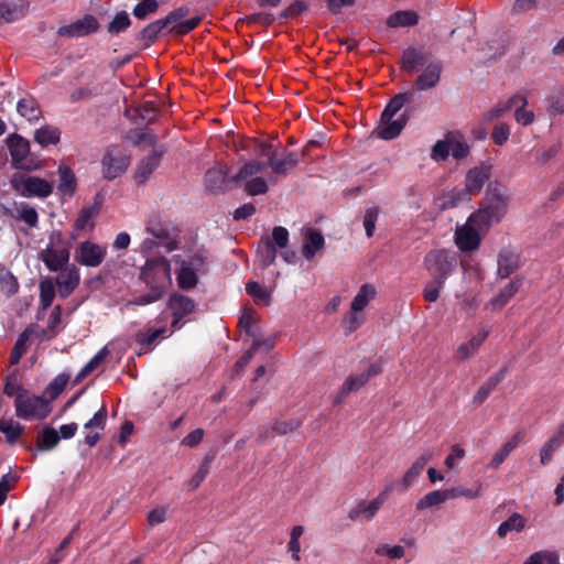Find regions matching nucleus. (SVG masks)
Listing matches in <instances>:
<instances>
[{
    "instance_id": "f257e3e1",
    "label": "nucleus",
    "mask_w": 564,
    "mask_h": 564,
    "mask_svg": "<svg viewBox=\"0 0 564 564\" xmlns=\"http://www.w3.org/2000/svg\"><path fill=\"white\" fill-rule=\"evenodd\" d=\"M177 284L183 290L194 289L198 283V273L207 269V259L202 253L175 254Z\"/></svg>"
},
{
    "instance_id": "f03ea898",
    "label": "nucleus",
    "mask_w": 564,
    "mask_h": 564,
    "mask_svg": "<svg viewBox=\"0 0 564 564\" xmlns=\"http://www.w3.org/2000/svg\"><path fill=\"white\" fill-rule=\"evenodd\" d=\"M14 409L15 415L25 421L44 420L52 411L48 399L29 391L17 395Z\"/></svg>"
},
{
    "instance_id": "7ed1b4c3",
    "label": "nucleus",
    "mask_w": 564,
    "mask_h": 564,
    "mask_svg": "<svg viewBox=\"0 0 564 564\" xmlns=\"http://www.w3.org/2000/svg\"><path fill=\"white\" fill-rule=\"evenodd\" d=\"M423 264L431 278L446 281L456 270L458 259L453 251L436 249L425 254Z\"/></svg>"
},
{
    "instance_id": "20e7f679",
    "label": "nucleus",
    "mask_w": 564,
    "mask_h": 564,
    "mask_svg": "<svg viewBox=\"0 0 564 564\" xmlns=\"http://www.w3.org/2000/svg\"><path fill=\"white\" fill-rule=\"evenodd\" d=\"M141 279L150 290L164 294V291L172 283L170 262L164 258L148 260L142 268Z\"/></svg>"
},
{
    "instance_id": "39448f33",
    "label": "nucleus",
    "mask_w": 564,
    "mask_h": 564,
    "mask_svg": "<svg viewBox=\"0 0 564 564\" xmlns=\"http://www.w3.org/2000/svg\"><path fill=\"white\" fill-rule=\"evenodd\" d=\"M267 165L258 161H249L243 164L239 172L232 177V181L243 184L245 191L249 195H261L268 192L267 181L260 176Z\"/></svg>"
},
{
    "instance_id": "423d86ee",
    "label": "nucleus",
    "mask_w": 564,
    "mask_h": 564,
    "mask_svg": "<svg viewBox=\"0 0 564 564\" xmlns=\"http://www.w3.org/2000/svg\"><path fill=\"white\" fill-rule=\"evenodd\" d=\"M6 142L15 169L34 171L41 167L39 159L31 153L30 142L26 139L19 134H10Z\"/></svg>"
},
{
    "instance_id": "0eeeda50",
    "label": "nucleus",
    "mask_w": 564,
    "mask_h": 564,
    "mask_svg": "<svg viewBox=\"0 0 564 564\" xmlns=\"http://www.w3.org/2000/svg\"><path fill=\"white\" fill-rule=\"evenodd\" d=\"M39 259L52 272H57L68 265L69 249L59 232H53L48 245L40 252Z\"/></svg>"
},
{
    "instance_id": "6e6552de",
    "label": "nucleus",
    "mask_w": 564,
    "mask_h": 564,
    "mask_svg": "<svg viewBox=\"0 0 564 564\" xmlns=\"http://www.w3.org/2000/svg\"><path fill=\"white\" fill-rule=\"evenodd\" d=\"M130 161V155L120 147H108L101 159L104 178L112 181L121 176L129 167Z\"/></svg>"
},
{
    "instance_id": "1a4fd4ad",
    "label": "nucleus",
    "mask_w": 564,
    "mask_h": 564,
    "mask_svg": "<svg viewBox=\"0 0 564 564\" xmlns=\"http://www.w3.org/2000/svg\"><path fill=\"white\" fill-rule=\"evenodd\" d=\"M511 195L509 189L498 182H490L486 188L482 203L501 219L509 212Z\"/></svg>"
},
{
    "instance_id": "9d476101",
    "label": "nucleus",
    "mask_w": 564,
    "mask_h": 564,
    "mask_svg": "<svg viewBox=\"0 0 564 564\" xmlns=\"http://www.w3.org/2000/svg\"><path fill=\"white\" fill-rule=\"evenodd\" d=\"M485 234L468 217L465 224L456 226L454 241L462 252L473 253L479 249Z\"/></svg>"
},
{
    "instance_id": "9b49d317",
    "label": "nucleus",
    "mask_w": 564,
    "mask_h": 564,
    "mask_svg": "<svg viewBox=\"0 0 564 564\" xmlns=\"http://www.w3.org/2000/svg\"><path fill=\"white\" fill-rule=\"evenodd\" d=\"M382 371L381 365L378 362L371 364L365 371L350 375L341 384L338 393L335 395L334 405L340 404L346 397L360 390L371 378L378 376Z\"/></svg>"
},
{
    "instance_id": "f8f14e48",
    "label": "nucleus",
    "mask_w": 564,
    "mask_h": 564,
    "mask_svg": "<svg viewBox=\"0 0 564 564\" xmlns=\"http://www.w3.org/2000/svg\"><path fill=\"white\" fill-rule=\"evenodd\" d=\"M14 189L23 197L46 198L54 189L52 182L39 176H22L13 181Z\"/></svg>"
},
{
    "instance_id": "ddd939ff",
    "label": "nucleus",
    "mask_w": 564,
    "mask_h": 564,
    "mask_svg": "<svg viewBox=\"0 0 564 564\" xmlns=\"http://www.w3.org/2000/svg\"><path fill=\"white\" fill-rule=\"evenodd\" d=\"M106 256V246L86 240L78 243L74 259L84 267L97 268L104 262Z\"/></svg>"
},
{
    "instance_id": "4468645a",
    "label": "nucleus",
    "mask_w": 564,
    "mask_h": 564,
    "mask_svg": "<svg viewBox=\"0 0 564 564\" xmlns=\"http://www.w3.org/2000/svg\"><path fill=\"white\" fill-rule=\"evenodd\" d=\"M392 486H389L382 492H380L373 500H361L355 508H352L349 511L348 518L352 521L359 519L370 521L376 516L381 506L386 502L388 495L390 494Z\"/></svg>"
},
{
    "instance_id": "2eb2a0df",
    "label": "nucleus",
    "mask_w": 564,
    "mask_h": 564,
    "mask_svg": "<svg viewBox=\"0 0 564 564\" xmlns=\"http://www.w3.org/2000/svg\"><path fill=\"white\" fill-rule=\"evenodd\" d=\"M58 272L59 273L55 278L54 284L57 286L59 296L65 299L69 296L78 286L80 274L78 268L75 264L64 267Z\"/></svg>"
},
{
    "instance_id": "dca6fc26",
    "label": "nucleus",
    "mask_w": 564,
    "mask_h": 564,
    "mask_svg": "<svg viewBox=\"0 0 564 564\" xmlns=\"http://www.w3.org/2000/svg\"><path fill=\"white\" fill-rule=\"evenodd\" d=\"M98 29V22L93 15H86L68 25L61 26L57 33L61 36L82 37Z\"/></svg>"
},
{
    "instance_id": "f3484780",
    "label": "nucleus",
    "mask_w": 564,
    "mask_h": 564,
    "mask_svg": "<svg viewBox=\"0 0 564 564\" xmlns=\"http://www.w3.org/2000/svg\"><path fill=\"white\" fill-rule=\"evenodd\" d=\"M491 175V166L481 164L470 169L465 178V188L474 197L478 195Z\"/></svg>"
},
{
    "instance_id": "a211bd4d",
    "label": "nucleus",
    "mask_w": 564,
    "mask_h": 564,
    "mask_svg": "<svg viewBox=\"0 0 564 564\" xmlns=\"http://www.w3.org/2000/svg\"><path fill=\"white\" fill-rule=\"evenodd\" d=\"M497 264L498 276L507 279L520 268V254L514 249L503 248L498 253Z\"/></svg>"
},
{
    "instance_id": "6ab92c4d",
    "label": "nucleus",
    "mask_w": 564,
    "mask_h": 564,
    "mask_svg": "<svg viewBox=\"0 0 564 564\" xmlns=\"http://www.w3.org/2000/svg\"><path fill=\"white\" fill-rule=\"evenodd\" d=\"M488 335V329L485 327L479 328L466 343H463L457 347L455 358L457 360H466L475 356L480 346L487 339Z\"/></svg>"
},
{
    "instance_id": "aec40b11",
    "label": "nucleus",
    "mask_w": 564,
    "mask_h": 564,
    "mask_svg": "<svg viewBox=\"0 0 564 564\" xmlns=\"http://www.w3.org/2000/svg\"><path fill=\"white\" fill-rule=\"evenodd\" d=\"M58 175V184L57 192L64 199L72 198L77 189V178L73 170L65 165L61 164L57 169Z\"/></svg>"
},
{
    "instance_id": "412c9836",
    "label": "nucleus",
    "mask_w": 564,
    "mask_h": 564,
    "mask_svg": "<svg viewBox=\"0 0 564 564\" xmlns=\"http://www.w3.org/2000/svg\"><path fill=\"white\" fill-rule=\"evenodd\" d=\"M98 214H99L98 204L84 207L79 212V214L74 223L73 230L70 232V238L74 240L77 239L79 237V232L83 230H86V229L91 231L95 227V218L97 217Z\"/></svg>"
},
{
    "instance_id": "4be33fe9",
    "label": "nucleus",
    "mask_w": 564,
    "mask_h": 564,
    "mask_svg": "<svg viewBox=\"0 0 564 564\" xmlns=\"http://www.w3.org/2000/svg\"><path fill=\"white\" fill-rule=\"evenodd\" d=\"M431 458L432 454L425 452L413 462L399 482L401 491H406L417 480Z\"/></svg>"
},
{
    "instance_id": "5701e85b",
    "label": "nucleus",
    "mask_w": 564,
    "mask_h": 564,
    "mask_svg": "<svg viewBox=\"0 0 564 564\" xmlns=\"http://www.w3.org/2000/svg\"><path fill=\"white\" fill-rule=\"evenodd\" d=\"M442 64L433 62L426 65L422 74L415 80L417 90H427L436 87L441 80Z\"/></svg>"
},
{
    "instance_id": "b1692460",
    "label": "nucleus",
    "mask_w": 564,
    "mask_h": 564,
    "mask_svg": "<svg viewBox=\"0 0 564 564\" xmlns=\"http://www.w3.org/2000/svg\"><path fill=\"white\" fill-rule=\"evenodd\" d=\"M162 153V151L154 149L140 161L134 172V180L138 184H144L149 180L150 175L159 166Z\"/></svg>"
},
{
    "instance_id": "393cba45",
    "label": "nucleus",
    "mask_w": 564,
    "mask_h": 564,
    "mask_svg": "<svg viewBox=\"0 0 564 564\" xmlns=\"http://www.w3.org/2000/svg\"><path fill=\"white\" fill-rule=\"evenodd\" d=\"M469 220L480 230L488 232L492 226L499 224L502 219L481 202L479 208L469 215Z\"/></svg>"
},
{
    "instance_id": "a878e982",
    "label": "nucleus",
    "mask_w": 564,
    "mask_h": 564,
    "mask_svg": "<svg viewBox=\"0 0 564 564\" xmlns=\"http://www.w3.org/2000/svg\"><path fill=\"white\" fill-rule=\"evenodd\" d=\"M170 308L173 312L174 321L173 325L175 326L184 316L191 314L195 310V302L183 295L175 293L171 295L169 301Z\"/></svg>"
},
{
    "instance_id": "bb28decb",
    "label": "nucleus",
    "mask_w": 564,
    "mask_h": 564,
    "mask_svg": "<svg viewBox=\"0 0 564 564\" xmlns=\"http://www.w3.org/2000/svg\"><path fill=\"white\" fill-rule=\"evenodd\" d=\"M471 195L468 193V191L465 187H453L452 189H448L444 192L438 200H440V207L442 209H449L454 208L463 203H467L471 199Z\"/></svg>"
},
{
    "instance_id": "cd10ccee",
    "label": "nucleus",
    "mask_w": 564,
    "mask_h": 564,
    "mask_svg": "<svg viewBox=\"0 0 564 564\" xmlns=\"http://www.w3.org/2000/svg\"><path fill=\"white\" fill-rule=\"evenodd\" d=\"M408 121V117L402 113L398 118H392L390 120H383L381 117L380 126L378 127V135L383 140H392L397 138L403 128L405 127Z\"/></svg>"
},
{
    "instance_id": "c85d7f7f",
    "label": "nucleus",
    "mask_w": 564,
    "mask_h": 564,
    "mask_svg": "<svg viewBox=\"0 0 564 564\" xmlns=\"http://www.w3.org/2000/svg\"><path fill=\"white\" fill-rule=\"evenodd\" d=\"M325 239L316 229L308 228L304 234L302 253L306 260H312L317 251L324 248Z\"/></svg>"
},
{
    "instance_id": "c756f323",
    "label": "nucleus",
    "mask_w": 564,
    "mask_h": 564,
    "mask_svg": "<svg viewBox=\"0 0 564 564\" xmlns=\"http://www.w3.org/2000/svg\"><path fill=\"white\" fill-rule=\"evenodd\" d=\"M523 438L522 432H517L511 437H509L501 447L492 455V458L489 463V467L492 469H497L510 455L511 452H513L520 442Z\"/></svg>"
},
{
    "instance_id": "7c9ffc66",
    "label": "nucleus",
    "mask_w": 564,
    "mask_h": 564,
    "mask_svg": "<svg viewBox=\"0 0 564 564\" xmlns=\"http://www.w3.org/2000/svg\"><path fill=\"white\" fill-rule=\"evenodd\" d=\"M207 187L214 192H223L227 187L228 174L225 167L217 166L207 171L205 176Z\"/></svg>"
},
{
    "instance_id": "2f4dec72",
    "label": "nucleus",
    "mask_w": 564,
    "mask_h": 564,
    "mask_svg": "<svg viewBox=\"0 0 564 564\" xmlns=\"http://www.w3.org/2000/svg\"><path fill=\"white\" fill-rule=\"evenodd\" d=\"M521 281H510L494 299L488 303V307L494 311L501 310L519 291Z\"/></svg>"
},
{
    "instance_id": "473e14b6",
    "label": "nucleus",
    "mask_w": 564,
    "mask_h": 564,
    "mask_svg": "<svg viewBox=\"0 0 564 564\" xmlns=\"http://www.w3.org/2000/svg\"><path fill=\"white\" fill-rule=\"evenodd\" d=\"M377 296V289L370 283L362 284L350 304L354 311L362 312L367 305Z\"/></svg>"
},
{
    "instance_id": "72a5a7b5",
    "label": "nucleus",
    "mask_w": 564,
    "mask_h": 564,
    "mask_svg": "<svg viewBox=\"0 0 564 564\" xmlns=\"http://www.w3.org/2000/svg\"><path fill=\"white\" fill-rule=\"evenodd\" d=\"M276 259V249L269 237L262 238L257 250V260L262 268L271 265Z\"/></svg>"
},
{
    "instance_id": "f704fd0d",
    "label": "nucleus",
    "mask_w": 564,
    "mask_h": 564,
    "mask_svg": "<svg viewBox=\"0 0 564 564\" xmlns=\"http://www.w3.org/2000/svg\"><path fill=\"white\" fill-rule=\"evenodd\" d=\"M427 56L423 51L408 48L402 55V68L408 73H413L419 66L425 65Z\"/></svg>"
},
{
    "instance_id": "c9c22d12",
    "label": "nucleus",
    "mask_w": 564,
    "mask_h": 564,
    "mask_svg": "<svg viewBox=\"0 0 564 564\" xmlns=\"http://www.w3.org/2000/svg\"><path fill=\"white\" fill-rule=\"evenodd\" d=\"M527 525V519L518 513L513 512L507 520L502 521L497 529V534L499 538L503 539L508 535V533L521 532L524 530Z\"/></svg>"
},
{
    "instance_id": "e433bc0d",
    "label": "nucleus",
    "mask_w": 564,
    "mask_h": 564,
    "mask_svg": "<svg viewBox=\"0 0 564 564\" xmlns=\"http://www.w3.org/2000/svg\"><path fill=\"white\" fill-rule=\"evenodd\" d=\"M448 499H451L448 489L430 491L416 502V510L437 507Z\"/></svg>"
},
{
    "instance_id": "4c0bfd02",
    "label": "nucleus",
    "mask_w": 564,
    "mask_h": 564,
    "mask_svg": "<svg viewBox=\"0 0 564 564\" xmlns=\"http://www.w3.org/2000/svg\"><path fill=\"white\" fill-rule=\"evenodd\" d=\"M61 140V131L52 126H43L35 130L34 141L41 147L55 145Z\"/></svg>"
},
{
    "instance_id": "58836bf2",
    "label": "nucleus",
    "mask_w": 564,
    "mask_h": 564,
    "mask_svg": "<svg viewBox=\"0 0 564 564\" xmlns=\"http://www.w3.org/2000/svg\"><path fill=\"white\" fill-rule=\"evenodd\" d=\"M0 432L4 434L8 443L14 444L23 434L24 426L12 417H1Z\"/></svg>"
},
{
    "instance_id": "ea45409f",
    "label": "nucleus",
    "mask_w": 564,
    "mask_h": 564,
    "mask_svg": "<svg viewBox=\"0 0 564 564\" xmlns=\"http://www.w3.org/2000/svg\"><path fill=\"white\" fill-rule=\"evenodd\" d=\"M18 112L29 121H36L41 118L42 111L37 101L32 97H25L19 100L17 105Z\"/></svg>"
},
{
    "instance_id": "a19ab883",
    "label": "nucleus",
    "mask_w": 564,
    "mask_h": 564,
    "mask_svg": "<svg viewBox=\"0 0 564 564\" xmlns=\"http://www.w3.org/2000/svg\"><path fill=\"white\" fill-rule=\"evenodd\" d=\"M59 440L58 432L53 427L46 426L37 434V451H51L58 444Z\"/></svg>"
},
{
    "instance_id": "79ce46f5",
    "label": "nucleus",
    "mask_w": 564,
    "mask_h": 564,
    "mask_svg": "<svg viewBox=\"0 0 564 564\" xmlns=\"http://www.w3.org/2000/svg\"><path fill=\"white\" fill-rule=\"evenodd\" d=\"M247 293L259 305L268 306L271 301V291L258 282L250 281L246 284Z\"/></svg>"
},
{
    "instance_id": "37998d69",
    "label": "nucleus",
    "mask_w": 564,
    "mask_h": 564,
    "mask_svg": "<svg viewBox=\"0 0 564 564\" xmlns=\"http://www.w3.org/2000/svg\"><path fill=\"white\" fill-rule=\"evenodd\" d=\"M261 346L264 347L265 352H269L273 348L274 341L270 338L265 340L256 339L251 347L246 351V354L236 362L235 367L237 369H243L250 362L253 355Z\"/></svg>"
},
{
    "instance_id": "c03bdc74",
    "label": "nucleus",
    "mask_w": 564,
    "mask_h": 564,
    "mask_svg": "<svg viewBox=\"0 0 564 564\" xmlns=\"http://www.w3.org/2000/svg\"><path fill=\"white\" fill-rule=\"evenodd\" d=\"M505 371L501 370L496 376L489 378L475 393L474 395V403L475 404H481L489 394L494 391V389L497 387V384L503 379Z\"/></svg>"
},
{
    "instance_id": "a18cd8bd",
    "label": "nucleus",
    "mask_w": 564,
    "mask_h": 564,
    "mask_svg": "<svg viewBox=\"0 0 564 564\" xmlns=\"http://www.w3.org/2000/svg\"><path fill=\"white\" fill-rule=\"evenodd\" d=\"M304 533L303 525H295L290 531V540L288 543V551L291 553L292 558L295 562L301 561V536Z\"/></svg>"
},
{
    "instance_id": "49530a36",
    "label": "nucleus",
    "mask_w": 564,
    "mask_h": 564,
    "mask_svg": "<svg viewBox=\"0 0 564 564\" xmlns=\"http://www.w3.org/2000/svg\"><path fill=\"white\" fill-rule=\"evenodd\" d=\"M417 23V15L411 11H398L391 14L387 24L390 28L411 26Z\"/></svg>"
},
{
    "instance_id": "de8ad7c7",
    "label": "nucleus",
    "mask_w": 564,
    "mask_h": 564,
    "mask_svg": "<svg viewBox=\"0 0 564 564\" xmlns=\"http://www.w3.org/2000/svg\"><path fill=\"white\" fill-rule=\"evenodd\" d=\"M448 491H449L451 499L464 497V498L473 500V499L479 498L482 495L484 488H482L481 482L477 481L470 488H465V487L459 486V487L448 488Z\"/></svg>"
},
{
    "instance_id": "09e8293b",
    "label": "nucleus",
    "mask_w": 564,
    "mask_h": 564,
    "mask_svg": "<svg viewBox=\"0 0 564 564\" xmlns=\"http://www.w3.org/2000/svg\"><path fill=\"white\" fill-rule=\"evenodd\" d=\"M268 166L272 170L273 176L269 177V182L272 184H275L280 176H286L288 173L292 170L289 166L288 161L283 158L280 159L274 154L273 156H270V161L268 163Z\"/></svg>"
},
{
    "instance_id": "8fccbe9b",
    "label": "nucleus",
    "mask_w": 564,
    "mask_h": 564,
    "mask_svg": "<svg viewBox=\"0 0 564 564\" xmlns=\"http://www.w3.org/2000/svg\"><path fill=\"white\" fill-rule=\"evenodd\" d=\"M546 110L551 116L564 113V89L551 93L546 99Z\"/></svg>"
},
{
    "instance_id": "3c124183",
    "label": "nucleus",
    "mask_w": 564,
    "mask_h": 564,
    "mask_svg": "<svg viewBox=\"0 0 564 564\" xmlns=\"http://www.w3.org/2000/svg\"><path fill=\"white\" fill-rule=\"evenodd\" d=\"M523 564H561L557 552L551 550L538 551L531 554Z\"/></svg>"
},
{
    "instance_id": "603ef678",
    "label": "nucleus",
    "mask_w": 564,
    "mask_h": 564,
    "mask_svg": "<svg viewBox=\"0 0 564 564\" xmlns=\"http://www.w3.org/2000/svg\"><path fill=\"white\" fill-rule=\"evenodd\" d=\"M55 297V284L52 279H45L40 283V305L46 310L53 303Z\"/></svg>"
},
{
    "instance_id": "864d4df0",
    "label": "nucleus",
    "mask_w": 564,
    "mask_h": 564,
    "mask_svg": "<svg viewBox=\"0 0 564 564\" xmlns=\"http://www.w3.org/2000/svg\"><path fill=\"white\" fill-rule=\"evenodd\" d=\"M14 218L25 223L31 228L37 227L39 224V214L36 209L29 206L28 204H22L19 208H17Z\"/></svg>"
},
{
    "instance_id": "5fc2aeb1",
    "label": "nucleus",
    "mask_w": 564,
    "mask_h": 564,
    "mask_svg": "<svg viewBox=\"0 0 564 564\" xmlns=\"http://www.w3.org/2000/svg\"><path fill=\"white\" fill-rule=\"evenodd\" d=\"M410 96L408 94H400L393 97L387 107L384 108L381 117L383 120H390L395 117V115L401 110L404 104L409 100Z\"/></svg>"
},
{
    "instance_id": "6e6d98bb",
    "label": "nucleus",
    "mask_w": 564,
    "mask_h": 564,
    "mask_svg": "<svg viewBox=\"0 0 564 564\" xmlns=\"http://www.w3.org/2000/svg\"><path fill=\"white\" fill-rule=\"evenodd\" d=\"M166 29L164 26V22L161 21V19L150 23L147 25L140 33V39L144 42V44L148 46L151 43H153L159 34Z\"/></svg>"
},
{
    "instance_id": "4d7b16f0",
    "label": "nucleus",
    "mask_w": 564,
    "mask_h": 564,
    "mask_svg": "<svg viewBox=\"0 0 564 564\" xmlns=\"http://www.w3.org/2000/svg\"><path fill=\"white\" fill-rule=\"evenodd\" d=\"M29 339L30 333L28 330H24L18 337L10 356L12 365H17L20 361L21 357L26 352Z\"/></svg>"
},
{
    "instance_id": "13d9d810",
    "label": "nucleus",
    "mask_w": 564,
    "mask_h": 564,
    "mask_svg": "<svg viewBox=\"0 0 564 564\" xmlns=\"http://www.w3.org/2000/svg\"><path fill=\"white\" fill-rule=\"evenodd\" d=\"M365 322V315L360 311H350L343 318V326L347 333L357 330Z\"/></svg>"
},
{
    "instance_id": "bf43d9fd",
    "label": "nucleus",
    "mask_w": 564,
    "mask_h": 564,
    "mask_svg": "<svg viewBox=\"0 0 564 564\" xmlns=\"http://www.w3.org/2000/svg\"><path fill=\"white\" fill-rule=\"evenodd\" d=\"M69 380V375L67 373H59L57 377H55L52 382L48 384V387L45 390V394L50 395V401L57 398L62 391L65 389L67 382Z\"/></svg>"
},
{
    "instance_id": "052dcab7",
    "label": "nucleus",
    "mask_w": 564,
    "mask_h": 564,
    "mask_svg": "<svg viewBox=\"0 0 564 564\" xmlns=\"http://www.w3.org/2000/svg\"><path fill=\"white\" fill-rule=\"evenodd\" d=\"M449 149L451 154L457 159H464L469 153L468 144L460 138L454 134H449Z\"/></svg>"
},
{
    "instance_id": "680f3d73",
    "label": "nucleus",
    "mask_w": 564,
    "mask_h": 564,
    "mask_svg": "<svg viewBox=\"0 0 564 564\" xmlns=\"http://www.w3.org/2000/svg\"><path fill=\"white\" fill-rule=\"evenodd\" d=\"M445 281L432 278L423 289V296L429 302H436L443 290Z\"/></svg>"
},
{
    "instance_id": "e2e57ef3",
    "label": "nucleus",
    "mask_w": 564,
    "mask_h": 564,
    "mask_svg": "<svg viewBox=\"0 0 564 564\" xmlns=\"http://www.w3.org/2000/svg\"><path fill=\"white\" fill-rule=\"evenodd\" d=\"M159 3L156 0H141L134 9L133 15L140 20L145 19L149 14L156 12Z\"/></svg>"
},
{
    "instance_id": "0e129e2a",
    "label": "nucleus",
    "mask_w": 564,
    "mask_h": 564,
    "mask_svg": "<svg viewBox=\"0 0 564 564\" xmlns=\"http://www.w3.org/2000/svg\"><path fill=\"white\" fill-rule=\"evenodd\" d=\"M449 154V135H447L444 140H440L434 144L431 158L435 161H445Z\"/></svg>"
},
{
    "instance_id": "69168bd1",
    "label": "nucleus",
    "mask_w": 564,
    "mask_h": 564,
    "mask_svg": "<svg viewBox=\"0 0 564 564\" xmlns=\"http://www.w3.org/2000/svg\"><path fill=\"white\" fill-rule=\"evenodd\" d=\"M379 216V208L373 206L366 209L364 215V227L366 230L367 237H372L375 229H376V223Z\"/></svg>"
},
{
    "instance_id": "338daca9",
    "label": "nucleus",
    "mask_w": 564,
    "mask_h": 564,
    "mask_svg": "<svg viewBox=\"0 0 564 564\" xmlns=\"http://www.w3.org/2000/svg\"><path fill=\"white\" fill-rule=\"evenodd\" d=\"M210 467V460L208 458H205L202 465L199 466L198 470L195 473V475L189 479L188 481V489L195 490L199 487V485L204 481L206 476L209 473Z\"/></svg>"
},
{
    "instance_id": "774afa93",
    "label": "nucleus",
    "mask_w": 564,
    "mask_h": 564,
    "mask_svg": "<svg viewBox=\"0 0 564 564\" xmlns=\"http://www.w3.org/2000/svg\"><path fill=\"white\" fill-rule=\"evenodd\" d=\"M466 451L460 445H453L449 454L446 456L444 464L448 469H455L457 464L464 459Z\"/></svg>"
}]
</instances>
